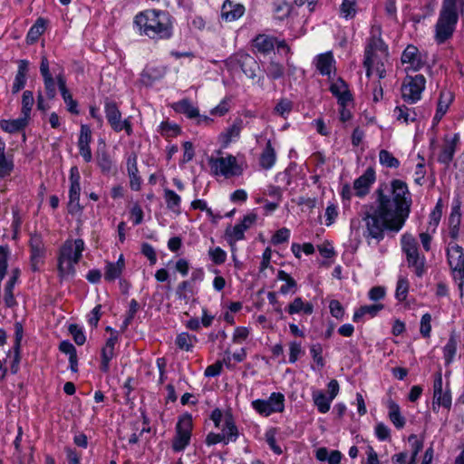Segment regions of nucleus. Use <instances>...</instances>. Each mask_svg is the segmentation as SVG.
Wrapping results in <instances>:
<instances>
[{
    "mask_svg": "<svg viewBox=\"0 0 464 464\" xmlns=\"http://www.w3.org/2000/svg\"><path fill=\"white\" fill-rule=\"evenodd\" d=\"M122 275V271L121 267H117L113 265V262L107 261L104 267V279L105 281L111 283L114 282L116 279L120 278Z\"/></svg>",
    "mask_w": 464,
    "mask_h": 464,
    "instance_id": "69168bd1",
    "label": "nucleus"
},
{
    "mask_svg": "<svg viewBox=\"0 0 464 464\" xmlns=\"http://www.w3.org/2000/svg\"><path fill=\"white\" fill-rule=\"evenodd\" d=\"M175 22V18L166 10L146 9L136 14L133 28L140 36L159 43L174 36Z\"/></svg>",
    "mask_w": 464,
    "mask_h": 464,
    "instance_id": "f03ea898",
    "label": "nucleus"
},
{
    "mask_svg": "<svg viewBox=\"0 0 464 464\" xmlns=\"http://www.w3.org/2000/svg\"><path fill=\"white\" fill-rule=\"evenodd\" d=\"M379 160L382 165L387 168L397 169L400 166V160L395 158L392 152L386 150H381Z\"/></svg>",
    "mask_w": 464,
    "mask_h": 464,
    "instance_id": "0e129e2a",
    "label": "nucleus"
},
{
    "mask_svg": "<svg viewBox=\"0 0 464 464\" xmlns=\"http://www.w3.org/2000/svg\"><path fill=\"white\" fill-rule=\"evenodd\" d=\"M267 78L271 81H276L284 77L285 66L283 63L271 58L268 63L264 67Z\"/></svg>",
    "mask_w": 464,
    "mask_h": 464,
    "instance_id": "37998d69",
    "label": "nucleus"
},
{
    "mask_svg": "<svg viewBox=\"0 0 464 464\" xmlns=\"http://www.w3.org/2000/svg\"><path fill=\"white\" fill-rule=\"evenodd\" d=\"M175 430L187 432L189 435H192L193 430V420L192 415L188 412H185L181 414L177 421Z\"/></svg>",
    "mask_w": 464,
    "mask_h": 464,
    "instance_id": "e2e57ef3",
    "label": "nucleus"
},
{
    "mask_svg": "<svg viewBox=\"0 0 464 464\" xmlns=\"http://www.w3.org/2000/svg\"><path fill=\"white\" fill-rule=\"evenodd\" d=\"M315 68L322 76L334 80L336 76V61L331 51L316 55Z\"/></svg>",
    "mask_w": 464,
    "mask_h": 464,
    "instance_id": "2eb2a0df",
    "label": "nucleus"
},
{
    "mask_svg": "<svg viewBox=\"0 0 464 464\" xmlns=\"http://www.w3.org/2000/svg\"><path fill=\"white\" fill-rule=\"evenodd\" d=\"M68 212L72 215L82 213L84 207L80 204L81 183H70Z\"/></svg>",
    "mask_w": 464,
    "mask_h": 464,
    "instance_id": "c85d7f7f",
    "label": "nucleus"
},
{
    "mask_svg": "<svg viewBox=\"0 0 464 464\" xmlns=\"http://www.w3.org/2000/svg\"><path fill=\"white\" fill-rule=\"evenodd\" d=\"M332 94L337 99L339 107L347 106V103L353 101V96L349 87L342 92H337L335 87L332 88Z\"/></svg>",
    "mask_w": 464,
    "mask_h": 464,
    "instance_id": "774afa93",
    "label": "nucleus"
},
{
    "mask_svg": "<svg viewBox=\"0 0 464 464\" xmlns=\"http://www.w3.org/2000/svg\"><path fill=\"white\" fill-rule=\"evenodd\" d=\"M393 116L396 121L406 125L416 122L418 120L416 108H410L405 104L396 106L393 110Z\"/></svg>",
    "mask_w": 464,
    "mask_h": 464,
    "instance_id": "2f4dec72",
    "label": "nucleus"
},
{
    "mask_svg": "<svg viewBox=\"0 0 464 464\" xmlns=\"http://www.w3.org/2000/svg\"><path fill=\"white\" fill-rule=\"evenodd\" d=\"M357 14V0H342L339 15L345 20H352Z\"/></svg>",
    "mask_w": 464,
    "mask_h": 464,
    "instance_id": "603ef678",
    "label": "nucleus"
},
{
    "mask_svg": "<svg viewBox=\"0 0 464 464\" xmlns=\"http://www.w3.org/2000/svg\"><path fill=\"white\" fill-rule=\"evenodd\" d=\"M458 140H459V138L457 136H455L452 139V140L446 143L441 148V150L438 156V161L440 163L449 165L452 161V160L454 158L455 150H456V141Z\"/></svg>",
    "mask_w": 464,
    "mask_h": 464,
    "instance_id": "de8ad7c7",
    "label": "nucleus"
},
{
    "mask_svg": "<svg viewBox=\"0 0 464 464\" xmlns=\"http://www.w3.org/2000/svg\"><path fill=\"white\" fill-rule=\"evenodd\" d=\"M276 162V152L272 144V141L268 140L266 143L265 148L263 149L260 156H259V166L266 169H271Z\"/></svg>",
    "mask_w": 464,
    "mask_h": 464,
    "instance_id": "7c9ffc66",
    "label": "nucleus"
},
{
    "mask_svg": "<svg viewBox=\"0 0 464 464\" xmlns=\"http://www.w3.org/2000/svg\"><path fill=\"white\" fill-rule=\"evenodd\" d=\"M116 355L117 353L114 350H111L103 346L101 348V361L99 369L102 372H109L111 368V362L114 357H116Z\"/></svg>",
    "mask_w": 464,
    "mask_h": 464,
    "instance_id": "5fc2aeb1",
    "label": "nucleus"
},
{
    "mask_svg": "<svg viewBox=\"0 0 464 464\" xmlns=\"http://www.w3.org/2000/svg\"><path fill=\"white\" fill-rule=\"evenodd\" d=\"M276 37L265 34H257L252 41L251 46L255 53L268 55L275 50Z\"/></svg>",
    "mask_w": 464,
    "mask_h": 464,
    "instance_id": "4be33fe9",
    "label": "nucleus"
},
{
    "mask_svg": "<svg viewBox=\"0 0 464 464\" xmlns=\"http://www.w3.org/2000/svg\"><path fill=\"white\" fill-rule=\"evenodd\" d=\"M192 339L194 342H197V337L195 335H190L187 332H182L177 335L175 343L179 349L186 352H191L194 347Z\"/></svg>",
    "mask_w": 464,
    "mask_h": 464,
    "instance_id": "864d4df0",
    "label": "nucleus"
},
{
    "mask_svg": "<svg viewBox=\"0 0 464 464\" xmlns=\"http://www.w3.org/2000/svg\"><path fill=\"white\" fill-rule=\"evenodd\" d=\"M126 169L130 179V188L133 191H140L142 179L138 169V155L131 151L126 156Z\"/></svg>",
    "mask_w": 464,
    "mask_h": 464,
    "instance_id": "6ab92c4d",
    "label": "nucleus"
},
{
    "mask_svg": "<svg viewBox=\"0 0 464 464\" xmlns=\"http://www.w3.org/2000/svg\"><path fill=\"white\" fill-rule=\"evenodd\" d=\"M401 62L402 64H408L405 68L407 73L410 72H419L425 65L421 53L413 44H408L403 50L401 55Z\"/></svg>",
    "mask_w": 464,
    "mask_h": 464,
    "instance_id": "ddd939ff",
    "label": "nucleus"
},
{
    "mask_svg": "<svg viewBox=\"0 0 464 464\" xmlns=\"http://www.w3.org/2000/svg\"><path fill=\"white\" fill-rule=\"evenodd\" d=\"M21 276V270L18 267L12 269L11 276L4 288V302L6 308H14L18 305V302L15 299L14 290L15 285L19 282Z\"/></svg>",
    "mask_w": 464,
    "mask_h": 464,
    "instance_id": "412c9836",
    "label": "nucleus"
},
{
    "mask_svg": "<svg viewBox=\"0 0 464 464\" xmlns=\"http://www.w3.org/2000/svg\"><path fill=\"white\" fill-rule=\"evenodd\" d=\"M221 433H223L226 438L225 445H227L230 442H236L239 438L238 428L236 425L233 414L229 411L225 413Z\"/></svg>",
    "mask_w": 464,
    "mask_h": 464,
    "instance_id": "393cba45",
    "label": "nucleus"
},
{
    "mask_svg": "<svg viewBox=\"0 0 464 464\" xmlns=\"http://www.w3.org/2000/svg\"><path fill=\"white\" fill-rule=\"evenodd\" d=\"M246 227L237 223L231 229H226L227 240L232 244L233 242L241 241L245 239V231Z\"/></svg>",
    "mask_w": 464,
    "mask_h": 464,
    "instance_id": "13d9d810",
    "label": "nucleus"
},
{
    "mask_svg": "<svg viewBox=\"0 0 464 464\" xmlns=\"http://www.w3.org/2000/svg\"><path fill=\"white\" fill-rule=\"evenodd\" d=\"M376 180V173L372 167L366 170L353 181V189L356 197L362 198L369 194L372 185Z\"/></svg>",
    "mask_w": 464,
    "mask_h": 464,
    "instance_id": "f3484780",
    "label": "nucleus"
},
{
    "mask_svg": "<svg viewBox=\"0 0 464 464\" xmlns=\"http://www.w3.org/2000/svg\"><path fill=\"white\" fill-rule=\"evenodd\" d=\"M426 78L423 74L414 76L407 73L401 84V98L408 104H415L422 98L426 88Z\"/></svg>",
    "mask_w": 464,
    "mask_h": 464,
    "instance_id": "39448f33",
    "label": "nucleus"
},
{
    "mask_svg": "<svg viewBox=\"0 0 464 464\" xmlns=\"http://www.w3.org/2000/svg\"><path fill=\"white\" fill-rule=\"evenodd\" d=\"M164 199L167 208L176 214H180L181 198L174 190L164 188Z\"/></svg>",
    "mask_w": 464,
    "mask_h": 464,
    "instance_id": "49530a36",
    "label": "nucleus"
},
{
    "mask_svg": "<svg viewBox=\"0 0 464 464\" xmlns=\"http://www.w3.org/2000/svg\"><path fill=\"white\" fill-rule=\"evenodd\" d=\"M273 17L276 20L284 21L292 12V5L285 0H275L272 3Z\"/></svg>",
    "mask_w": 464,
    "mask_h": 464,
    "instance_id": "ea45409f",
    "label": "nucleus"
},
{
    "mask_svg": "<svg viewBox=\"0 0 464 464\" xmlns=\"http://www.w3.org/2000/svg\"><path fill=\"white\" fill-rule=\"evenodd\" d=\"M293 105V102L290 101L289 99L281 98L276 102L274 108V112L285 120L292 111Z\"/></svg>",
    "mask_w": 464,
    "mask_h": 464,
    "instance_id": "052dcab7",
    "label": "nucleus"
},
{
    "mask_svg": "<svg viewBox=\"0 0 464 464\" xmlns=\"http://www.w3.org/2000/svg\"><path fill=\"white\" fill-rule=\"evenodd\" d=\"M461 201L459 198H454L451 204L450 213L448 217L449 236L453 240H458L461 224Z\"/></svg>",
    "mask_w": 464,
    "mask_h": 464,
    "instance_id": "dca6fc26",
    "label": "nucleus"
},
{
    "mask_svg": "<svg viewBox=\"0 0 464 464\" xmlns=\"http://www.w3.org/2000/svg\"><path fill=\"white\" fill-rule=\"evenodd\" d=\"M40 74L43 78L44 87L46 98L53 100L56 96L57 80L54 78L50 71V63L45 55L41 57L40 62Z\"/></svg>",
    "mask_w": 464,
    "mask_h": 464,
    "instance_id": "4468645a",
    "label": "nucleus"
},
{
    "mask_svg": "<svg viewBox=\"0 0 464 464\" xmlns=\"http://www.w3.org/2000/svg\"><path fill=\"white\" fill-rule=\"evenodd\" d=\"M158 131L163 138H165V140H169L171 138L179 136L182 130L177 123L169 121H162L158 127Z\"/></svg>",
    "mask_w": 464,
    "mask_h": 464,
    "instance_id": "58836bf2",
    "label": "nucleus"
},
{
    "mask_svg": "<svg viewBox=\"0 0 464 464\" xmlns=\"http://www.w3.org/2000/svg\"><path fill=\"white\" fill-rule=\"evenodd\" d=\"M285 398L282 392H274L267 400L256 399L251 402L252 408L260 415L268 417L285 411Z\"/></svg>",
    "mask_w": 464,
    "mask_h": 464,
    "instance_id": "6e6552de",
    "label": "nucleus"
},
{
    "mask_svg": "<svg viewBox=\"0 0 464 464\" xmlns=\"http://www.w3.org/2000/svg\"><path fill=\"white\" fill-rule=\"evenodd\" d=\"M34 103V93L32 91L25 90L22 94L21 113L28 119H31V112Z\"/></svg>",
    "mask_w": 464,
    "mask_h": 464,
    "instance_id": "6e6d98bb",
    "label": "nucleus"
},
{
    "mask_svg": "<svg viewBox=\"0 0 464 464\" xmlns=\"http://www.w3.org/2000/svg\"><path fill=\"white\" fill-rule=\"evenodd\" d=\"M242 120H237L231 126L219 134V141L221 147L226 149L232 142L234 139L240 137L242 129Z\"/></svg>",
    "mask_w": 464,
    "mask_h": 464,
    "instance_id": "72a5a7b5",
    "label": "nucleus"
},
{
    "mask_svg": "<svg viewBox=\"0 0 464 464\" xmlns=\"http://www.w3.org/2000/svg\"><path fill=\"white\" fill-rule=\"evenodd\" d=\"M443 207H444L443 200L441 198H440L437 200L435 207L433 208V209L430 211V213L429 215V218H430L429 226L433 227V231L436 230V228L438 227V226L440 222V219L442 217V212H443Z\"/></svg>",
    "mask_w": 464,
    "mask_h": 464,
    "instance_id": "4d7b16f0",
    "label": "nucleus"
},
{
    "mask_svg": "<svg viewBox=\"0 0 464 464\" xmlns=\"http://www.w3.org/2000/svg\"><path fill=\"white\" fill-rule=\"evenodd\" d=\"M57 87L60 91L61 96L66 104L67 111L72 115H79V103L76 100L73 99L72 94L70 92L67 88L66 78L63 73V70H62L57 75Z\"/></svg>",
    "mask_w": 464,
    "mask_h": 464,
    "instance_id": "a211bd4d",
    "label": "nucleus"
},
{
    "mask_svg": "<svg viewBox=\"0 0 464 464\" xmlns=\"http://www.w3.org/2000/svg\"><path fill=\"white\" fill-rule=\"evenodd\" d=\"M139 309L140 304L138 303V301L136 299H131L129 304V309L121 324V332H125L128 329L129 325L131 324Z\"/></svg>",
    "mask_w": 464,
    "mask_h": 464,
    "instance_id": "bf43d9fd",
    "label": "nucleus"
},
{
    "mask_svg": "<svg viewBox=\"0 0 464 464\" xmlns=\"http://www.w3.org/2000/svg\"><path fill=\"white\" fill-rule=\"evenodd\" d=\"M208 162L213 175H222L229 178L242 174V169L237 164V158L232 154L219 158L211 156L208 159Z\"/></svg>",
    "mask_w": 464,
    "mask_h": 464,
    "instance_id": "0eeeda50",
    "label": "nucleus"
},
{
    "mask_svg": "<svg viewBox=\"0 0 464 464\" xmlns=\"http://www.w3.org/2000/svg\"><path fill=\"white\" fill-rule=\"evenodd\" d=\"M172 108L177 113L184 114L188 119H195L199 116V110L187 98L174 102Z\"/></svg>",
    "mask_w": 464,
    "mask_h": 464,
    "instance_id": "e433bc0d",
    "label": "nucleus"
},
{
    "mask_svg": "<svg viewBox=\"0 0 464 464\" xmlns=\"http://www.w3.org/2000/svg\"><path fill=\"white\" fill-rule=\"evenodd\" d=\"M401 250L406 257L420 253L418 242L411 234H404L401 239Z\"/></svg>",
    "mask_w": 464,
    "mask_h": 464,
    "instance_id": "3c124183",
    "label": "nucleus"
},
{
    "mask_svg": "<svg viewBox=\"0 0 464 464\" xmlns=\"http://www.w3.org/2000/svg\"><path fill=\"white\" fill-rule=\"evenodd\" d=\"M447 259L450 268L459 276V288L464 295V250L455 242H450L447 248Z\"/></svg>",
    "mask_w": 464,
    "mask_h": 464,
    "instance_id": "9d476101",
    "label": "nucleus"
},
{
    "mask_svg": "<svg viewBox=\"0 0 464 464\" xmlns=\"http://www.w3.org/2000/svg\"><path fill=\"white\" fill-rule=\"evenodd\" d=\"M191 436L187 432L175 430V435L171 442L172 450L177 453L184 451L190 443Z\"/></svg>",
    "mask_w": 464,
    "mask_h": 464,
    "instance_id": "a18cd8bd",
    "label": "nucleus"
},
{
    "mask_svg": "<svg viewBox=\"0 0 464 464\" xmlns=\"http://www.w3.org/2000/svg\"><path fill=\"white\" fill-rule=\"evenodd\" d=\"M30 119L22 116L14 120H2L0 121L1 129L7 133H17L23 131L29 123Z\"/></svg>",
    "mask_w": 464,
    "mask_h": 464,
    "instance_id": "f704fd0d",
    "label": "nucleus"
},
{
    "mask_svg": "<svg viewBox=\"0 0 464 464\" xmlns=\"http://www.w3.org/2000/svg\"><path fill=\"white\" fill-rule=\"evenodd\" d=\"M175 294L177 299L184 301L186 304H188L190 300V297L195 294L193 284L188 280L181 281L178 285Z\"/></svg>",
    "mask_w": 464,
    "mask_h": 464,
    "instance_id": "8fccbe9b",
    "label": "nucleus"
},
{
    "mask_svg": "<svg viewBox=\"0 0 464 464\" xmlns=\"http://www.w3.org/2000/svg\"><path fill=\"white\" fill-rule=\"evenodd\" d=\"M408 267L413 269L417 277L421 278L427 272L426 257L420 253L406 257Z\"/></svg>",
    "mask_w": 464,
    "mask_h": 464,
    "instance_id": "4c0bfd02",
    "label": "nucleus"
},
{
    "mask_svg": "<svg viewBox=\"0 0 464 464\" xmlns=\"http://www.w3.org/2000/svg\"><path fill=\"white\" fill-rule=\"evenodd\" d=\"M168 68L165 65L149 64L142 70L140 81L142 85L151 87L165 77Z\"/></svg>",
    "mask_w": 464,
    "mask_h": 464,
    "instance_id": "aec40b11",
    "label": "nucleus"
},
{
    "mask_svg": "<svg viewBox=\"0 0 464 464\" xmlns=\"http://www.w3.org/2000/svg\"><path fill=\"white\" fill-rule=\"evenodd\" d=\"M285 311L291 315L299 314L311 315L314 313V308L311 302L304 301L302 297L297 296L288 304L285 308Z\"/></svg>",
    "mask_w": 464,
    "mask_h": 464,
    "instance_id": "cd10ccee",
    "label": "nucleus"
},
{
    "mask_svg": "<svg viewBox=\"0 0 464 464\" xmlns=\"http://www.w3.org/2000/svg\"><path fill=\"white\" fill-rule=\"evenodd\" d=\"M374 201L363 205L362 220L364 222L363 237L379 244L385 233L396 234L406 224L412 206V195L408 184L399 179L389 183L381 182L374 193Z\"/></svg>",
    "mask_w": 464,
    "mask_h": 464,
    "instance_id": "f257e3e1",
    "label": "nucleus"
},
{
    "mask_svg": "<svg viewBox=\"0 0 464 464\" xmlns=\"http://www.w3.org/2000/svg\"><path fill=\"white\" fill-rule=\"evenodd\" d=\"M312 398L314 406L320 413L324 414L329 411L331 403L334 400H332L323 391H314L312 393Z\"/></svg>",
    "mask_w": 464,
    "mask_h": 464,
    "instance_id": "79ce46f5",
    "label": "nucleus"
},
{
    "mask_svg": "<svg viewBox=\"0 0 464 464\" xmlns=\"http://www.w3.org/2000/svg\"><path fill=\"white\" fill-rule=\"evenodd\" d=\"M246 8L242 4L226 0L221 8V16L227 22L239 19L245 14Z\"/></svg>",
    "mask_w": 464,
    "mask_h": 464,
    "instance_id": "b1692460",
    "label": "nucleus"
},
{
    "mask_svg": "<svg viewBox=\"0 0 464 464\" xmlns=\"http://www.w3.org/2000/svg\"><path fill=\"white\" fill-rule=\"evenodd\" d=\"M410 289V282L406 277H399L395 289V298L398 302H404L407 299Z\"/></svg>",
    "mask_w": 464,
    "mask_h": 464,
    "instance_id": "680f3d73",
    "label": "nucleus"
},
{
    "mask_svg": "<svg viewBox=\"0 0 464 464\" xmlns=\"http://www.w3.org/2000/svg\"><path fill=\"white\" fill-rule=\"evenodd\" d=\"M104 113L111 130L122 120L118 103L108 97L104 100Z\"/></svg>",
    "mask_w": 464,
    "mask_h": 464,
    "instance_id": "bb28decb",
    "label": "nucleus"
},
{
    "mask_svg": "<svg viewBox=\"0 0 464 464\" xmlns=\"http://www.w3.org/2000/svg\"><path fill=\"white\" fill-rule=\"evenodd\" d=\"M383 308H384V305L382 304L361 305L358 309H356L354 311L353 315V321L354 323H359L362 320V318L365 315H369L371 318H373Z\"/></svg>",
    "mask_w": 464,
    "mask_h": 464,
    "instance_id": "c9c22d12",
    "label": "nucleus"
},
{
    "mask_svg": "<svg viewBox=\"0 0 464 464\" xmlns=\"http://www.w3.org/2000/svg\"><path fill=\"white\" fill-rule=\"evenodd\" d=\"M235 59L245 75L262 87L264 84V76H257L256 73L259 69V64L256 60L252 55L244 52L237 53Z\"/></svg>",
    "mask_w": 464,
    "mask_h": 464,
    "instance_id": "9b49d317",
    "label": "nucleus"
},
{
    "mask_svg": "<svg viewBox=\"0 0 464 464\" xmlns=\"http://www.w3.org/2000/svg\"><path fill=\"white\" fill-rule=\"evenodd\" d=\"M68 331L77 345H83L85 343L86 335L82 326L77 324H71Z\"/></svg>",
    "mask_w": 464,
    "mask_h": 464,
    "instance_id": "338daca9",
    "label": "nucleus"
},
{
    "mask_svg": "<svg viewBox=\"0 0 464 464\" xmlns=\"http://www.w3.org/2000/svg\"><path fill=\"white\" fill-rule=\"evenodd\" d=\"M14 169V155L5 153V142L0 139V179L9 177Z\"/></svg>",
    "mask_w": 464,
    "mask_h": 464,
    "instance_id": "a878e982",
    "label": "nucleus"
},
{
    "mask_svg": "<svg viewBox=\"0 0 464 464\" xmlns=\"http://www.w3.org/2000/svg\"><path fill=\"white\" fill-rule=\"evenodd\" d=\"M386 406L388 409L389 420L395 426V428L398 430L404 428L406 424V419L401 413L400 405L392 398H390L386 402Z\"/></svg>",
    "mask_w": 464,
    "mask_h": 464,
    "instance_id": "473e14b6",
    "label": "nucleus"
},
{
    "mask_svg": "<svg viewBox=\"0 0 464 464\" xmlns=\"http://www.w3.org/2000/svg\"><path fill=\"white\" fill-rule=\"evenodd\" d=\"M29 66L30 62L26 59L17 61V71L11 89L13 94L18 93L25 87L28 79Z\"/></svg>",
    "mask_w": 464,
    "mask_h": 464,
    "instance_id": "5701e85b",
    "label": "nucleus"
},
{
    "mask_svg": "<svg viewBox=\"0 0 464 464\" xmlns=\"http://www.w3.org/2000/svg\"><path fill=\"white\" fill-rule=\"evenodd\" d=\"M30 268L33 272H39L40 266L44 264L46 247L43 235L37 231L30 233L28 240Z\"/></svg>",
    "mask_w": 464,
    "mask_h": 464,
    "instance_id": "1a4fd4ad",
    "label": "nucleus"
},
{
    "mask_svg": "<svg viewBox=\"0 0 464 464\" xmlns=\"http://www.w3.org/2000/svg\"><path fill=\"white\" fill-rule=\"evenodd\" d=\"M85 243L82 238L66 239L58 250L57 276L60 283L72 279L76 276L75 265L80 262Z\"/></svg>",
    "mask_w": 464,
    "mask_h": 464,
    "instance_id": "20e7f679",
    "label": "nucleus"
},
{
    "mask_svg": "<svg viewBox=\"0 0 464 464\" xmlns=\"http://www.w3.org/2000/svg\"><path fill=\"white\" fill-rule=\"evenodd\" d=\"M377 52L388 55V45L382 38L381 33L379 35L372 34L367 39L362 63L367 77H370L372 74V67L377 58Z\"/></svg>",
    "mask_w": 464,
    "mask_h": 464,
    "instance_id": "423d86ee",
    "label": "nucleus"
},
{
    "mask_svg": "<svg viewBox=\"0 0 464 464\" xmlns=\"http://www.w3.org/2000/svg\"><path fill=\"white\" fill-rule=\"evenodd\" d=\"M458 348V340L454 334L450 335V338L442 349L443 352V359L446 366L451 364L454 361V358L457 354Z\"/></svg>",
    "mask_w": 464,
    "mask_h": 464,
    "instance_id": "c03bdc74",
    "label": "nucleus"
},
{
    "mask_svg": "<svg viewBox=\"0 0 464 464\" xmlns=\"http://www.w3.org/2000/svg\"><path fill=\"white\" fill-rule=\"evenodd\" d=\"M48 20L44 17H38L34 24L28 30L25 42L27 44H34L38 42L41 35L44 34L47 29Z\"/></svg>",
    "mask_w": 464,
    "mask_h": 464,
    "instance_id": "c756f323",
    "label": "nucleus"
},
{
    "mask_svg": "<svg viewBox=\"0 0 464 464\" xmlns=\"http://www.w3.org/2000/svg\"><path fill=\"white\" fill-rule=\"evenodd\" d=\"M95 162L101 174L104 177H115L119 172L116 160L105 148L96 150Z\"/></svg>",
    "mask_w": 464,
    "mask_h": 464,
    "instance_id": "f8f14e48",
    "label": "nucleus"
},
{
    "mask_svg": "<svg viewBox=\"0 0 464 464\" xmlns=\"http://www.w3.org/2000/svg\"><path fill=\"white\" fill-rule=\"evenodd\" d=\"M276 277L278 280L285 282L279 289V292L282 295H287L289 293L295 294L296 292L297 283L287 272L285 270H278Z\"/></svg>",
    "mask_w": 464,
    "mask_h": 464,
    "instance_id": "a19ab883",
    "label": "nucleus"
},
{
    "mask_svg": "<svg viewBox=\"0 0 464 464\" xmlns=\"http://www.w3.org/2000/svg\"><path fill=\"white\" fill-rule=\"evenodd\" d=\"M455 95L449 89H441L440 92V96L437 102L436 111H441L442 114H446L450 106L454 102Z\"/></svg>",
    "mask_w": 464,
    "mask_h": 464,
    "instance_id": "09e8293b",
    "label": "nucleus"
},
{
    "mask_svg": "<svg viewBox=\"0 0 464 464\" xmlns=\"http://www.w3.org/2000/svg\"><path fill=\"white\" fill-rule=\"evenodd\" d=\"M459 10L464 11V0H442L439 17L434 25V41L443 44L453 37L459 22Z\"/></svg>",
    "mask_w": 464,
    "mask_h": 464,
    "instance_id": "7ed1b4c3",
    "label": "nucleus"
}]
</instances>
